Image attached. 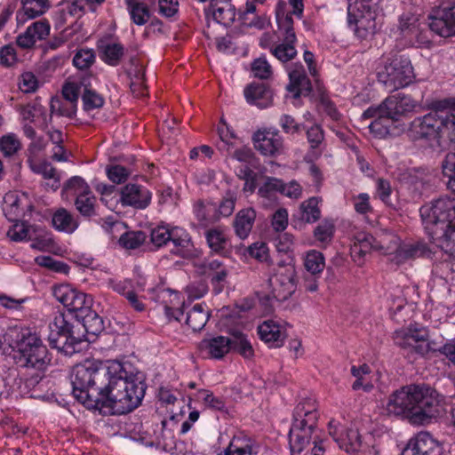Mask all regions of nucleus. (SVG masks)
<instances>
[{
    "label": "nucleus",
    "instance_id": "obj_1",
    "mask_svg": "<svg viewBox=\"0 0 455 455\" xmlns=\"http://www.w3.org/2000/svg\"><path fill=\"white\" fill-rule=\"evenodd\" d=\"M73 395L88 409L108 408L124 414L137 408L145 395L146 384L140 374L110 375L108 368L86 361L73 369Z\"/></svg>",
    "mask_w": 455,
    "mask_h": 455
},
{
    "label": "nucleus",
    "instance_id": "obj_2",
    "mask_svg": "<svg viewBox=\"0 0 455 455\" xmlns=\"http://www.w3.org/2000/svg\"><path fill=\"white\" fill-rule=\"evenodd\" d=\"M439 400L428 387L410 385L393 392L386 405L388 415L405 418L412 424H424L438 413Z\"/></svg>",
    "mask_w": 455,
    "mask_h": 455
},
{
    "label": "nucleus",
    "instance_id": "obj_3",
    "mask_svg": "<svg viewBox=\"0 0 455 455\" xmlns=\"http://www.w3.org/2000/svg\"><path fill=\"white\" fill-rule=\"evenodd\" d=\"M420 216L432 243L455 258V199L443 197L426 204Z\"/></svg>",
    "mask_w": 455,
    "mask_h": 455
},
{
    "label": "nucleus",
    "instance_id": "obj_4",
    "mask_svg": "<svg viewBox=\"0 0 455 455\" xmlns=\"http://www.w3.org/2000/svg\"><path fill=\"white\" fill-rule=\"evenodd\" d=\"M17 349L16 363L22 368L33 369L36 374L26 379L25 384L35 387L42 379L44 371L51 363V355L41 338L29 330L17 332L14 340Z\"/></svg>",
    "mask_w": 455,
    "mask_h": 455
},
{
    "label": "nucleus",
    "instance_id": "obj_5",
    "mask_svg": "<svg viewBox=\"0 0 455 455\" xmlns=\"http://www.w3.org/2000/svg\"><path fill=\"white\" fill-rule=\"evenodd\" d=\"M378 81L390 91L404 88L415 80L411 60L399 52H391L384 57L377 71Z\"/></svg>",
    "mask_w": 455,
    "mask_h": 455
},
{
    "label": "nucleus",
    "instance_id": "obj_6",
    "mask_svg": "<svg viewBox=\"0 0 455 455\" xmlns=\"http://www.w3.org/2000/svg\"><path fill=\"white\" fill-rule=\"evenodd\" d=\"M150 241L156 248L172 243V253L183 258L191 256L194 250L189 234L180 227L158 225L151 229Z\"/></svg>",
    "mask_w": 455,
    "mask_h": 455
},
{
    "label": "nucleus",
    "instance_id": "obj_7",
    "mask_svg": "<svg viewBox=\"0 0 455 455\" xmlns=\"http://www.w3.org/2000/svg\"><path fill=\"white\" fill-rule=\"evenodd\" d=\"M315 427L291 425L289 432L291 455H323V441L313 435Z\"/></svg>",
    "mask_w": 455,
    "mask_h": 455
},
{
    "label": "nucleus",
    "instance_id": "obj_8",
    "mask_svg": "<svg viewBox=\"0 0 455 455\" xmlns=\"http://www.w3.org/2000/svg\"><path fill=\"white\" fill-rule=\"evenodd\" d=\"M428 338V330L418 324H410L406 328L395 331L393 334L396 346L420 355H425L431 349Z\"/></svg>",
    "mask_w": 455,
    "mask_h": 455
},
{
    "label": "nucleus",
    "instance_id": "obj_9",
    "mask_svg": "<svg viewBox=\"0 0 455 455\" xmlns=\"http://www.w3.org/2000/svg\"><path fill=\"white\" fill-rule=\"evenodd\" d=\"M295 277L296 272L293 266L283 262L278 263L268 279L272 297L278 301L289 299L296 291Z\"/></svg>",
    "mask_w": 455,
    "mask_h": 455
},
{
    "label": "nucleus",
    "instance_id": "obj_10",
    "mask_svg": "<svg viewBox=\"0 0 455 455\" xmlns=\"http://www.w3.org/2000/svg\"><path fill=\"white\" fill-rule=\"evenodd\" d=\"M443 110V108L435 107V101L431 112L422 117L415 118L410 127L411 138L413 140L427 139L440 141Z\"/></svg>",
    "mask_w": 455,
    "mask_h": 455
},
{
    "label": "nucleus",
    "instance_id": "obj_11",
    "mask_svg": "<svg viewBox=\"0 0 455 455\" xmlns=\"http://www.w3.org/2000/svg\"><path fill=\"white\" fill-rule=\"evenodd\" d=\"M399 180L406 184L417 196H422L430 192L434 186L435 178L425 169H406L400 172Z\"/></svg>",
    "mask_w": 455,
    "mask_h": 455
},
{
    "label": "nucleus",
    "instance_id": "obj_12",
    "mask_svg": "<svg viewBox=\"0 0 455 455\" xmlns=\"http://www.w3.org/2000/svg\"><path fill=\"white\" fill-rule=\"evenodd\" d=\"M53 296L70 312L84 313L87 306L92 305V299L86 294L68 284H61L53 289Z\"/></svg>",
    "mask_w": 455,
    "mask_h": 455
},
{
    "label": "nucleus",
    "instance_id": "obj_13",
    "mask_svg": "<svg viewBox=\"0 0 455 455\" xmlns=\"http://www.w3.org/2000/svg\"><path fill=\"white\" fill-rule=\"evenodd\" d=\"M254 148L263 156H275L283 152L284 144L277 130H258L252 136Z\"/></svg>",
    "mask_w": 455,
    "mask_h": 455
},
{
    "label": "nucleus",
    "instance_id": "obj_14",
    "mask_svg": "<svg viewBox=\"0 0 455 455\" xmlns=\"http://www.w3.org/2000/svg\"><path fill=\"white\" fill-rule=\"evenodd\" d=\"M330 435L339 448L351 455H356L362 446L360 435L356 429H345L338 422L331 419L328 424Z\"/></svg>",
    "mask_w": 455,
    "mask_h": 455
},
{
    "label": "nucleus",
    "instance_id": "obj_15",
    "mask_svg": "<svg viewBox=\"0 0 455 455\" xmlns=\"http://www.w3.org/2000/svg\"><path fill=\"white\" fill-rule=\"evenodd\" d=\"M377 107L395 123L413 111L416 102L410 96L396 94L387 97Z\"/></svg>",
    "mask_w": 455,
    "mask_h": 455
},
{
    "label": "nucleus",
    "instance_id": "obj_16",
    "mask_svg": "<svg viewBox=\"0 0 455 455\" xmlns=\"http://www.w3.org/2000/svg\"><path fill=\"white\" fill-rule=\"evenodd\" d=\"M430 29L437 35L449 37L455 35V3H449L441 7L431 17Z\"/></svg>",
    "mask_w": 455,
    "mask_h": 455
},
{
    "label": "nucleus",
    "instance_id": "obj_17",
    "mask_svg": "<svg viewBox=\"0 0 455 455\" xmlns=\"http://www.w3.org/2000/svg\"><path fill=\"white\" fill-rule=\"evenodd\" d=\"M387 244L392 247L387 254L395 253V259L397 264L405 260L425 256L430 252V249L423 243L417 242L413 243H404L400 245L399 238L392 234H388Z\"/></svg>",
    "mask_w": 455,
    "mask_h": 455
},
{
    "label": "nucleus",
    "instance_id": "obj_18",
    "mask_svg": "<svg viewBox=\"0 0 455 455\" xmlns=\"http://www.w3.org/2000/svg\"><path fill=\"white\" fill-rule=\"evenodd\" d=\"M151 198V192L139 184L129 183L120 190V202L124 206L143 210L150 204Z\"/></svg>",
    "mask_w": 455,
    "mask_h": 455
},
{
    "label": "nucleus",
    "instance_id": "obj_19",
    "mask_svg": "<svg viewBox=\"0 0 455 455\" xmlns=\"http://www.w3.org/2000/svg\"><path fill=\"white\" fill-rule=\"evenodd\" d=\"M388 235H385L377 240L370 234L358 233L354 237V242L351 246L352 254L354 256L364 257L372 249L382 251L384 253L390 251L392 247L387 244Z\"/></svg>",
    "mask_w": 455,
    "mask_h": 455
},
{
    "label": "nucleus",
    "instance_id": "obj_20",
    "mask_svg": "<svg viewBox=\"0 0 455 455\" xmlns=\"http://www.w3.org/2000/svg\"><path fill=\"white\" fill-rule=\"evenodd\" d=\"M402 455H441V448L429 433L420 432L409 441Z\"/></svg>",
    "mask_w": 455,
    "mask_h": 455
},
{
    "label": "nucleus",
    "instance_id": "obj_21",
    "mask_svg": "<svg viewBox=\"0 0 455 455\" xmlns=\"http://www.w3.org/2000/svg\"><path fill=\"white\" fill-rule=\"evenodd\" d=\"M258 334L270 347H281L287 338L285 326L273 319L262 322L258 326Z\"/></svg>",
    "mask_w": 455,
    "mask_h": 455
},
{
    "label": "nucleus",
    "instance_id": "obj_22",
    "mask_svg": "<svg viewBox=\"0 0 455 455\" xmlns=\"http://www.w3.org/2000/svg\"><path fill=\"white\" fill-rule=\"evenodd\" d=\"M379 110L377 106L370 107L362 114L361 117L363 120L373 119L369 124L371 132L379 138H385L390 134L395 123Z\"/></svg>",
    "mask_w": 455,
    "mask_h": 455
},
{
    "label": "nucleus",
    "instance_id": "obj_23",
    "mask_svg": "<svg viewBox=\"0 0 455 455\" xmlns=\"http://www.w3.org/2000/svg\"><path fill=\"white\" fill-rule=\"evenodd\" d=\"M317 420L318 412L314 399L305 398L296 405L292 425L316 427Z\"/></svg>",
    "mask_w": 455,
    "mask_h": 455
},
{
    "label": "nucleus",
    "instance_id": "obj_24",
    "mask_svg": "<svg viewBox=\"0 0 455 455\" xmlns=\"http://www.w3.org/2000/svg\"><path fill=\"white\" fill-rule=\"evenodd\" d=\"M207 19L212 17L214 21L224 26H229L235 18V6L228 0H212L205 9Z\"/></svg>",
    "mask_w": 455,
    "mask_h": 455
},
{
    "label": "nucleus",
    "instance_id": "obj_25",
    "mask_svg": "<svg viewBox=\"0 0 455 455\" xmlns=\"http://www.w3.org/2000/svg\"><path fill=\"white\" fill-rule=\"evenodd\" d=\"M246 101L259 108H266L272 105L273 92L265 84L251 83L243 91Z\"/></svg>",
    "mask_w": 455,
    "mask_h": 455
},
{
    "label": "nucleus",
    "instance_id": "obj_26",
    "mask_svg": "<svg viewBox=\"0 0 455 455\" xmlns=\"http://www.w3.org/2000/svg\"><path fill=\"white\" fill-rule=\"evenodd\" d=\"M52 225L57 231L71 235L78 228L79 220L74 213L60 207L52 212Z\"/></svg>",
    "mask_w": 455,
    "mask_h": 455
},
{
    "label": "nucleus",
    "instance_id": "obj_27",
    "mask_svg": "<svg viewBox=\"0 0 455 455\" xmlns=\"http://www.w3.org/2000/svg\"><path fill=\"white\" fill-rule=\"evenodd\" d=\"M231 339L225 336H217L212 339H203L200 343V349L215 359H220L231 349Z\"/></svg>",
    "mask_w": 455,
    "mask_h": 455
},
{
    "label": "nucleus",
    "instance_id": "obj_28",
    "mask_svg": "<svg viewBox=\"0 0 455 455\" xmlns=\"http://www.w3.org/2000/svg\"><path fill=\"white\" fill-rule=\"evenodd\" d=\"M256 219V212L252 208L239 211L234 220L233 226L235 235L245 239L251 233Z\"/></svg>",
    "mask_w": 455,
    "mask_h": 455
},
{
    "label": "nucleus",
    "instance_id": "obj_29",
    "mask_svg": "<svg viewBox=\"0 0 455 455\" xmlns=\"http://www.w3.org/2000/svg\"><path fill=\"white\" fill-rule=\"evenodd\" d=\"M22 10L18 12V20L27 19H35L43 15L50 7L49 0H22Z\"/></svg>",
    "mask_w": 455,
    "mask_h": 455
},
{
    "label": "nucleus",
    "instance_id": "obj_30",
    "mask_svg": "<svg viewBox=\"0 0 455 455\" xmlns=\"http://www.w3.org/2000/svg\"><path fill=\"white\" fill-rule=\"evenodd\" d=\"M210 317V311L202 304H196L187 314L186 323L194 331H201Z\"/></svg>",
    "mask_w": 455,
    "mask_h": 455
},
{
    "label": "nucleus",
    "instance_id": "obj_31",
    "mask_svg": "<svg viewBox=\"0 0 455 455\" xmlns=\"http://www.w3.org/2000/svg\"><path fill=\"white\" fill-rule=\"evenodd\" d=\"M91 306L88 305L87 310H84V313H78L76 317L83 322V325L88 333L97 335L104 329L103 320L95 311L91 309Z\"/></svg>",
    "mask_w": 455,
    "mask_h": 455
},
{
    "label": "nucleus",
    "instance_id": "obj_32",
    "mask_svg": "<svg viewBox=\"0 0 455 455\" xmlns=\"http://www.w3.org/2000/svg\"><path fill=\"white\" fill-rule=\"evenodd\" d=\"M126 5L131 19L136 25L142 26L149 20V9L140 0H126Z\"/></svg>",
    "mask_w": 455,
    "mask_h": 455
},
{
    "label": "nucleus",
    "instance_id": "obj_33",
    "mask_svg": "<svg viewBox=\"0 0 455 455\" xmlns=\"http://www.w3.org/2000/svg\"><path fill=\"white\" fill-rule=\"evenodd\" d=\"M75 206L84 218L90 219L97 216V198L92 191L77 196L75 200Z\"/></svg>",
    "mask_w": 455,
    "mask_h": 455
},
{
    "label": "nucleus",
    "instance_id": "obj_34",
    "mask_svg": "<svg viewBox=\"0 0 455 455\" xmlns=\"http://www.w3.org/2000/svg\"><path fill=\"white\" fill-rule=\"evenodd\" d=\"M204 274L214 283L225 282L228 270L222 261L218 259L207 260L203 265Z\"/></svg>",
    "mask_w": 455,
    "mask_h": 455
},
{
    "label": "nucleus",
    "instance_id": "obj_35",
    "mask_svg": "<svg viewBox=\"0 0 455 455\" xmlns=\"http://www.w3.org/2000/svg\"><path fill=\"white\" fill-rule=\"evenodd\" d=\"M24 120L34 123L38 128L44 130L48 126L45 109L40 105H28L21 112Z\"/></svg>",
    "mask_w": 455,
    "mask_h": 455
},
{
    "label": "nucleus",
    "instance_id": "obj_36",
    "mask_svg": "<svg viewBox=\"0 0 455 455\" xmlns=\"http://www.w3.org/2000/svg\"><path fill=\"white\" fill-rule=\"evenodd\" d=\"M355 25V34L361 39L367 38L368 36L374 33L375 15L367 14L366 16H355L352 18V24Z\"/></svg>",
    "mask_w": 455,
    "mask_h": 455
},
{
    "label": "nucleus",
    "instance_id": "obj_37",
    "mask_svg": "<svg viewBox=\"0 0 455 455\" xmlns=\"http://www.w3.org/2000/svg\"><path fill=\"white\" fill-rule=\"evenodd\" d=\"M371 373V369L367 364L360 366H352L351 374L356 379L352 385L353 390L363 389L364 392H371L373 389V384L367 379V376Z\"/></svg>",
    "mask_w": 455,
    "mask_h": 455
},
{
    "label": "nucleus",
    "instance_id": "obj_38",
    "mask_svg": "<svg viewBox=\"0 0 455 455\" xmlns=\"http://www.w3.org/2000/svg\"><path fill=\"white\" fill-rule=\"evenodd\" d=\"M99 48L102 53L101 59L110 66H117L124 54V48L119 43H108Z\"/></svg>",
    "mask_w": 455,
    "mask_h": 455
},
{
    "label": "nucleus",
    "instance_id": "obj_39",
    "mask_svg": "<svg viewBox=\"0 0 455 455\" xmlns=\"http://www.w3.org/2000/svg\"><path fill=\"white\" fill-rule=\"evenodd\" d=\"M194 213L198 221L204 225L218 220V217L214 214L215 204L212 203L206 204L202 200H198L194 204Z\"/></svg>",
    "mask_w": 455,
    "mask_h": 455
},
{
    "label": "nucleus",
    "instance_id": "obj_40",
    "mask_svg": "<svg viewBox=\"0 0 455 455\" xmlns=\"http://www.w3.org/2000/svg\"><path fill=\"white\" fill-rule=\"evenodd\" d=\"M300 220L306 223H314L320 219L321 211L318 207V199L311 197L303 202L299 207Z\"/></svg>",
    "mask_w": 455,
    "mask_h": 455
},
{
    "label": "nucleus",
    "instance_id": "obj_41",
    "mask_svg": "<svg viewBox=\"0 0 455 455\" xmlns=\"http://www.w3.org/2000/svg\"><path fill=\"white\" fill-rule=\"evenodd\" d=\"M77 105L61 98H52L50 110L52 115L72 118L76 113Z\"/></svg>",
    "mask_w": 455,
    "mask_h": 455
},
{
    "label": "nucleus",
    "instance_id": "obj_42",
    "mask_svg": "<svg viewBox=\"0 0 455 455\" xmlns=\"http://www.w3.org/2000/svg\"><path fill=\"white\" fill-rule=\"evenodd\" d=\"M292 85L297 87L299 95H307L311 92V83L305 74L302 66L296 68L289 73Z\"/></svg>",
    "mask_w": 455,
    "mask_h": 455
},
{
    "label": "nucleus",
    "instance_id": "obj_43",
    "mask_svg": "<svg viewBox=\"0 0 455 455\" xmlns=\"http://www.w3.org/2000/svg\"><path fill=\"white\" fill-rule=\"evenodd\" d=\"M441 141L455 143V115L447 110L442 111Z\"/></svg>",
    "mask_w": 455,
    "mask_h": 455
},
{
    "label": "nucleus",
    "instance_id": "obj_44",
    "mask_svg": "<svg viewBox=\"0 0 455 455\" xmlns=\"http://www.w3.org/2000/svg\"><path fill=\"white\" fill-rule=\"evenodd\" d=\"M304 266L307 271L313 275L320 274L325 267L323 253L315 250L309 251L305 256Z\"/></svg>",
    "mask_w": 455,
    "mask_h": 455
},
{
    "label": "nucleus",
    "instance_id": "obj_45",
    "mask_svg": "<svg viewBox=\"0 0 455 455\" xmlns=\"http://www.w3.org/2000/svg\"><path fill=\"white\" fill-rule=\"evenodd\" d=\"M83 107L85 111L100 108L104 105V98L91 86L83 84Z\"/></svg>",
    "mask_w": 455,
    "mask_h": 455
},
{
    "label": "nucleus",
    "instance_id": "obj_46",
    "mask_svg": "<svg viewBox=\"0 0 455 455\" xmlns=\"http://www.w3.org/2000/svg\"><path fill=\"white\" fill-rule=\"evenodd\" d=\"M348 23L352 24V18L355 16L375 15L372 0H355L350 3L347 8Z\"/></svg>",
    "mask_w": 455,
    "mask_h": 455
},
{
    "label": "nucleus",
    "instance_id": "obj_47",
    "mask_svg": "<svg viewBox=\"0 0 455 455\" xmlns=\"http://www.w3.org/2000/svg\"><path fill=\"white\" fill-rule=\"evenodd\" d=\"M231 341V348L238 352L244 358L249 359L254 355L251 344L242 332L234 333Z\"/></svg>",
    "mask_w": 455,
    "mask_h": 455
},
{
    "label": "nucleus",
    "instance_id": "obj_48",
    "mask_svg": "<svg viewBox=\"0 0 455 455\" xmlns=\"http://www.w3.org/2000/svg\"><path fill=\"white\" fill-rule=\"evenodd\" d=\"M276 20L278 28L283 31L284 42L295 43L296 36L293 29V19L291 13H280L276 12Z\"/></svg>",
    "mask_w": 455,
    "mask_h": 455
},
{
    "label": "nucleus",
    "instance_id": "obj_49",
    "mask_svg": "<svg viewBox=\"0 0 455 455\" xmlns=\"http://www.w3.org/2000/svg\"><path fill=\"white\" fill-rule=\"evenodd\" d=\"M236 200L237 196L235 191L228 190L225 193V196L220 203L218 209L215 207L214 214H216L218 217V220L220 219V217H228L233 213Z\"/></svg>",
    "mask_w": 455,
    "mask_h": 455
},
{
    "label": "nucleus",
    "instance_id": "obj_50",
    "mask_svg": "<svg viewBox=\"0 0 455 455\" xmlns=\"http://www.w3.org/2000/svg\"><path fill=\"white\" fill-rule=\"evenodd\" d=\"M444 176L448 177L447 188L455 196V152L448 153L442 162Z\"/></svg>",
    "mask_w": 455,
    "mask_h": 455
},
{
    "label": "nucleus",
    "instance_id": "obj_51",
    "mask_svg": "<svg viewBox=\"0 0 455 455\" xmlns=\"http://www.w3.org/2000/svg\"><path fill=\"white\" fill-rule=\"evenodd\" d=\"M85 8L84 0H73L62 5L60 12L61 24L68 21V17H80Z\"/></svg>",
    "mask_w": 455,
    "mask_h": 455
},
{
    "label": "nucleus",
    "instance_id": "obj_52",
    "mask_svg": "<svg viewBox=\"0 0 455 455\" xmlns=\"http://www.w3.org/2000/svg\"><path fill=\"white\" fill-rule=\"evenodd\" d=\"M251 446L248 441L233 438L228 446L220 455H251Z\"/></svg>",
    "mask_w": 455,
    "mask_h": 455
},
{
    "label": "nucleus",
    "instance_id": "obj_53",
    "mask_svg": "<svg viewBox=\"0 0 455 455\" xmlns=\"http://www.w3.org/2000/svg\"><path fill=\"white\" fill-rule=\"evenodd\" d=\"M206 240L210 248L216 252L224 251L228 242L224 233L217 228L206 232Z\"/></svg>",
    "mask_w": 455,
    "mask_h": 455
},
{
    "label": "nucleus",
    "instance_id": "obj_54",
    "mask_svg": "<svg viewBox=\"0 0 455 455\" xmlns=\"http://www.w3.org/2000/svg\"><path fill=\"white\" fill-rule=\"evenodd\" d=\"M147 238L142 231L126 232L121 235L119 243L126 249H136L140 246Z\"/></svg>",
    "mask_w": 455,
    "mask_h": 455
},
{
    "label": "nucleus",
    "instance_id": "obj_55",
    "mask_svg": "<svg viewBox=\"0 0 455 455\" xmlns=\"http://www.w3.org/2000/svg\"><path fill=\"white\" fill-rule=\"evenodd\" d=\"M334 234V224L330 220L322 221L314 230L315 240L321 243H330Z\"/></svg>",
    "mask_w": 455,
    "mask_h": 455
},
{
    "label": "nucleus",
    "instance_id": "obj_56",
    "mask_svg": "<svg viewBox=\"0 0 455 455\" xmlns=\"http://www.w3.org/2000/svg\"><path fill=\"white\" fill-rule=\"evenodd\" d=\"M411 27L402 36L407 40L408 44H425L427 40L419 28L418 19H412L409 24Z\"/></svg>",
    "mask_w": 455,
    "mask_h": 455
},
{
    "label": "nucleus",
    "instance_id": "obj_57",
    "mask_svg": "<svg viewBox=\"0 0 455 455\" xmlns=\"http://www.w3.org/2000/svg\"><path fill=\"white\" fill-rule=\"evenodd\" d=\"M95 61V53L92 49H80L73 58V64L79 69L89 68Z\"/></svg>",
    "mask_w": 455,
    "mask_h": 455
},
{
    "label": "nucleus",
    "instance_id": "obj_58",
    "mask_svg": "<svg viewBox=\"0 0 455 455\" xmlns=\"http://www.w3.org/2000/svg\"><path fill=\"white\" fill-rule=\"evenodd\" d=\"M307 139L310 144V148L312 149L313 154L315 156H319L321 155V151L316 152L315 150L318 149L323 141L324 135L323 129L319 125H313L307 130Z\"/></svg>",
    "mask_w": 455,
    "mask_h": 455
},
{
    "label": "nucleus",
    "instance_id": "obj_59",
    "mask_svg": "<svg viewBox=\"0 0 455 455\" xmlns=\"http://www.w3.org/2000/svg\"><path fill=\"white\" fill-rule=\"evenodd\" d=\"M251 72L257 78L268 79L272 76V68L264 57H260L251 63Z\"/></svg>",
    "mask_w": 455,
    "mask_h": 455
},
{
    "label": "nucleus",
    "instance_id": "obj_60",
    "mask_svg": "<svg viewBox=\"0 0 455 455\" xmlns=\"http://www.w3.org/2000/svg\"><path fill=\"white\" fill-rule=\"evenodd\" d=\"M282 180L276 178L267 177L263 185L259 188L258 194L264 198H271L275 193H281Z\"/></svg>",
    "mask_w": 455,
    "mask_h": 455
},
{
    "label": "nucleus",
    "instance_id": "obj_61",
    "mask_svg": "<svg viewBox=\"0 0 455 455\" xmlns=\"http://www.w3.org/2000/svg\"><path fill=\"white\" fill-rule=\"evenodd\" d=\"M132 171L119 164H114L107 167L108 178L114 183L120 184L124 182L131 175Z\"/></svg>",
    "mask_w": 455,
    "mask_h": 455
},
{
    "label": "nucleus",
    "instance_id": "obj_62",
    "mask_svg": "<svg viewBox=\"0 0 455 455\" xmlns=\"http://www.w3.org/2000/svg\"><path fill=\"white\" fill-rule=\"evenodd\" d=\"M293 44L294 43L287 42L281 44L272 50V53L282 62L289 61L297 54V51L295 50Z\"/></svg>",
    "mask_w": 455,
    "mask_h": 455
},
{
    "label": "nucleus",
    "instance_id": "obj_63",
    "mask_svg": "<svg viewBox=\"0 0 455 455\" xmlns=\"http://www.w3.org/2000/svg\"><path fill=\"white\" fill-rule=\"evenodd\" d=\"M20 148V142L14 134L3 136L0 140V150L5 156H12Z\"/></svg>",
    "mask_w": 455,
    "mask_h": 455
},
{
    "label": "nucleus",
    "instance_id": "obj_64",
    "mask_svg": "<svg viewBox=\"0 0 455 455\" xmlns=\"http://www.w3.org/2000/svg\"><path fill=\"white\" fill-rule=\"evenodd\" d=\"M65 188L72 192L76 198L91 191L84 180L78 176L69 179L65 185Z\"/></svg>",
    "mask_w": 455,
    "mask_h": 455
}]
</instances>
